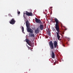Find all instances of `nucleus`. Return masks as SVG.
Wrapping results in <instances>:
<instances>
[{"instance_id": "f257e3e1", "label": "nucleus", "mask_w": 73, "mask_h": 73, "mask_svg": "<svg viewBox=\"0 0 73 73\" xmlns=\"http://www.w3.org/2000/svg\"><path fill=\"white\" fill-rule=\"evenodd\" d=\"M54 20L55 21H53V23H54L55 22L56 23L55 24V29L57 32H56V33L57 37L58 40H59L60 38V27H59V23L60 22H59V21L56 18Z\"/></svg>"}, {"instance_id": "f03ea898", "label": "nucleus", "mask_w": 73, "mask_h": 73, "mask_svg": "<svg viewBox=\"0 0 73 73\" xmlns=\"http://www.w3.org/2000/svg\"><path fill=\"white\" fill-rule=\"evenodd\" d=\"M26 26L27 27V30L28 32H30V33H33V30L29 27V21H28L27 20L26 22Z\"/></svg>"}, {"instance_id": "7ed1b4c3", "label": "nucleus", "mask_w": 73, "mask_h": 73, "mask_svg": "<svg viewBox=\"0 0 73 73\" xmlns=\"http://www.w3.org/2000/svg\"><path fill=\"white\" fill-rule=\"evenodd\" d=\"M25 41L26 42L28 43V44L30 46L32 47V44H31L32 42L31 40H29L28 38H26L25 40Z\"/></svg>"}, {"instance_id": "20e7f679", "label": "nucleus", "mask_w": 73, "mask_h": 73, "mask_svg": "<svg viewBox=\"0 0 73 73\" xmlns=\"http://www.w3.org/2000/svg\"><path fill=\"white\" fill-rule=\"evenodd\" d=\"M49 44L50 47L51 49H54V47L53 46V42L52 41H50L49 42Z\"/></svg>"}, {"instance_id": "39448f33", "label": "nucleus", "mask_w": 73, "mask_h": 73, "mask_svg": "<svg viewBox=\"0 0 73 73\" xmlns=\"http://www.w3.org/2000/svg\"><path fill=\"white\" fill-rule=\"evenodd\" d=\"M35 22L36 23H38L39 24H42V21H41V20H40V19H38L36 18H35Z\"/></svg>"}, {"instance_id": "423d86ee", "label": "nucleus", "mask_w": 73, "mask_h": 73, "mask_svg": "<svg viewBox=\"0 0 73 73\" xmlns=\"http://www.w3.org/2000/svg\"><path fill=\"white\" fill-rule=\"evenodd\" d=\"M16 21L15 20V18H13L12 20L9 22V23L12 25H13L15 24Z\"/></svg>"}, {"instance_id": "0eeeda50", "label": "nucleus", "mask_w": 73, "mask_h": 73, "mask_svg": "<svg viewBox=\"0 0 73 73\" xmlns=\"http://www.w3.org/2000/svg\"><path fill=\"white\" fill-rule=\"evenodd\" d=\"M25 14L27 16H32L33 15V14L31 12H29L28 11H26Z\"/></svg>"}, {"instance_id": "6e6552de", "label": "nucleus", "mask_w": 73, "mask_h": 73, "mask_svg": "<svg viewBox=\"0 0 73 73\" xmlns=\"http://www.w3.org/2000/svg\"><path fill=\"white\" fill-rule=\"evenodd\" d=\"M58 44V43H57V41H54V48H56Z\"/></svg>"}, {"instance_id": "1a4fd4ad", "label": "nucleus", "mask_w": 73, "mask_h": 73, "mask_svg": "<svg viewBox=\"0 0 73 73\" xmlns=\"http://www.w3.org/2000/svg\"><path fill=\"white\" fill-rule=\"evenodd\" d=\"M39 27H38L37 29H36L35 30V33L36 34H37L38 33V32H39Z\"/></svg>"}, {"instance_id": "9d476101", "label": "nucleus", "mask_w": 73, "mask_h": 73, "mask_svg": "<svg viewBox=\"0 0 73 73\" xmlns=\"http://www.w3.org/2000/svg\"><path fill=\"white\" fill-rule=\"evenodd\" d=\"M44 25H40L39 26V28L40 30H43V29H44Z\"/></svg>"}, {"instance_id": "9b49d317", "label": "nucleus", "mask_w": 73, "mask_h": 73, "mask_svg": "<svg viewBox=\"0 0 73 73\" xmlns=\"http://www.w3.org/2000/svg\"><path fill=\"white\" fill-rule=\"evenodd\" d=\"M51 57L52 58H55V55H54V52L53 51H52V54H51Z\"/></svg>"}, {"instance_id": "f8f14e48", "label": "nucleus", "mask_w": 73, "mask_h": 73, "mask_svg": "<svg viewBox=\"0 0 73 73\" xmlns=\"http://www.w3.org/2000/svg\"><path fill=\"white\" fill-rule=\"evenodd\" d=\"M29 37H35V34H32L31 33H30L29 34Z\"/></svg>"}, {"instance_id": "ddd939ff", "label": "nucleus", "mask_w": 73, "mask_h": 73, "mask_svg": "<svg viewBox=\"0 0 73 73\" xmlns=\"http://www.w3.org/2000/svg\"><path fill=\"white\" fill-rule=\"evenodd\" d=\"M22 29L23 33H24V27H22Z\"/></svg>"}, {"instance_id": "4468645a", "label": "nucleus", "mask_w": 73, "mask_h": 73, "mask_svg": "<svg viewBox=\"0 0 73 73\" xmlns=\"http://www.w3.org/2000/svg\"><path fill=\"white\" fill-rule=\"evenodd\" d=\"M25 13H24L23 17H24V19H26V18L25 17Z\"/></svg>"}, {"instance_id": "2eb2a0df", "label": "nucleus", "mask_w": 73, "mask_h": 73, "mask_svg": "<svg viewBox=\"0 0 73 73\" xmlns=\"http://www.w3.org/2000/svg\"><path fill=\"white\" fill-rule=\"evenodd\" d=\"M52 29L53 31H55V29H54V27H52Z\"/></svg>"}, {"instance_id": "dca6fc26", "label": "nucleus", "mask_w": 73, "mask_h": 73, "mask_svg": "<svg viewBox=\"0 0 73 73\" xmlns=\"http://www.w3.org/2000/svg\"><path fill=\"white\" fill-rule=\"evenodd\" d=\"M9 16H10V17H12V15H11V14H9Z\"/></svg>"}, {"instance_id": "f3484780", "label": "nucleus", "mask_w": 73, "mask_h": 73, "mask_svg": "<svg viewBox=\"0 0 73 73\" xmlns=\"http://www.w3.org/2000/svg\"><path fill=\"white\" fill-rule=\"evenodd\" d=\"M20 13V11H18V15H19Z\"/></svg>"}, {"instance_id": "a211bd4d", "label": "nucleus", "mask_w": 73, "mask_h": 73, "mask_svg": "<svg viewBox=\"0 0 73 73\" xmlns=\"http://www.w3.org/2000/svg\"><path fill=\"white\" fill-rule=\"evenodd\" d=\"M48 35H50V32L48 33Z\"/></svg>"}, {"instance_id": "6ab92c4d", "label": "nucleus", "mask_w": 73, "mask_h": 73, "mask_svg": "<svg viewBox=\"0 0 73 73\" xmlns=\"http://www.w3.org/2000/svg\"><path fill=\"white\" fill-rule=\"evenodd\" d=\"M27 46V47H28V49H30V48H29L30 47H29V46Z\"/></svg>"}, {"instance_id": "aec40b11", "label": "nucleus", "mask_w": 73, "mask_h": 73, "mask_svg": "<svg viewBox=\"0 0 73 73\" xmlns=\"http://www.w3.org/2000/svg\"><path fill=\"white\" fill-rule=\"evenodd\" d=\"M62 33L63 35H64V32H62Z\"/></svg>"}, {"instance_id": "412c9836", "label": "nucleus", "mask_w": 73, "mask_h": 73, "mask_svg": "<svg viewBox=\"0 0 73 73\" xmlns=\"http://www.w3.org/2000/svg\"><path fill=\"white\" fill-rule=\"evenodd\" d=\"M52 7H51L50 8H52Z\"/></svg>"}, {"instance_id": "4be33fe9", "label": "nucleus", "mask_w": 73, "mask_h": 73, "mask_svg": "<svg viewBox=\"0 0 73 73\" xmlns=\"http://www.w3.org/2000/svg\"><path fill=\"white\" fill-rule=\"evenodd\" d=\"M63 46H64V47H65V45H63Z\"/></svg>"}, {"instance_id": "5701e85b", "label": "nucleus", "mask_w": 73, "mask_h": 73, "mask_svg": "<svg viewBox=\"0 0 73 73\" xmlns=\"http://www.w3.org/2000/svg\"><path fill=\"white\" fill-rule=\"evenodd\" d=\"M30 50H31V48H30Z\"/></svg>"}, {"instance_id": "b1692460", "label": "nucleus", "mask_w": 73, "mask_h": 73, "mask_svg": "<svg viewBox=\"0 0 73 73\" xmlns=\"http://www.w3.org/2000/svg\"><path fill=\"white\" fill-rule=\"evenodd\" d=\"M61 25H62V23H61Z\"/></svg>"}, {"instance_id": "393cba45", "label": "nucleus", "mask_w": 73, "mask_h": 73, "mask_svg": "<svg viewBox=\"0 0 73 73\" xmlns=\"http://www.w3.org/2000/svg\"><path fill=\"white\" fill-rule=\"evenodd\" d=\"M53 62V61L52 62Z\"/></svg>"}, {"instance_id": "a878e982", "label": "nucleus", "mask_w": 73, "mask_h": 73, "mask_svg": "<svg viewBox=\"0 0 73 73\" xmlns=\"http://www.w3.org/2000/svg\"><path fill=\"white\" fill-rule=\"evenodd\" d=\"M24 41H25V40H24Z\"/></svg>"}]
</instances>
